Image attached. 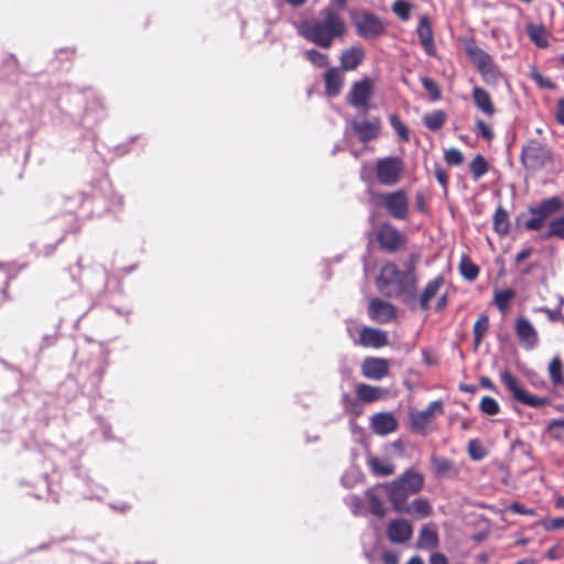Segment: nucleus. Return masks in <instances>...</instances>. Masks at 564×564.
Instances as JSON below:
<instances>
[{
    "mask_svg": "<svg viewBox=\"0 0 564 564\" xmlns=\"http://www.w3.org/2000/svg\"><path fill=\"white\" fill-rule=\"evenodd\" d=\"M377 288L384 296L402 299L410 310H416L417 276L413 265L401 271L393 262L384 263L377 279Z\"/></svg>",
    "mask_w": 564,
    "mask_h": 564,
    "instance_id": "1",
    "label": "nucleus"
},
{
    "mask_svg": "<svg viewBox=\"0 0 564 564\" xmlns=\"http://www.w3.org/2000/svg\"><path fill=\"white\" fill-rule=\"evenodd\" d=\"M424 475L414 469L404 470L392 481L378 485L384 489L387 497L393 509L402 508L408 502L409 497L417 495L424 488Z\"/></svg>",
    "mask_w": 564,
    "mask_h": 564,
    "instance_id": "2",
    "label": "nucleus"
},
{
    "mask_svg": "<svg viewBox=\"0 0 564 564\" xmlns=\"http://www.w3.org/2000/svg\"><path fill=\"white\" fill-rule=\"evenodd\" d=\"M564 209V200L558 196H552L542 199L535 206H529L528 212L531 215L525 219L527 214L520 213L517 215L514 223L517 227H522L525 230L539 231L544 227L545 220Z\"/></svg>",
    "mask_w": 564,
    "mask_h": 564,
    "instance_id": "3",
    "label": "nucleus"
},
{
    "mask_svg": "<svg viewBox=\"0 0 564 564\" xmlns=\"http://www.w3.org/2000/svg\"><path fill=\"white\" fill-rule=\"evenodd\" d=\"M464 50L486 83H498L501 72L490 54L479 47L474 39L464 40Z\"/></svg>",
    "mask_w": 564,
    "mask_h": 564,
    "instance_id": "4",
    "label": "nucleus"
},
{
    "mask_svg": "<svg viewBox=\"0 0 564 564\" xmlns=\"http://www.w3.org/2000/svg\"><path fill=\"white\" fill-rule=\"evenodd\" d=\"M520 160L527 171L536 172L553 164L554 155L543 140L530 139L521 149Z\"/></svg>",
    "mask_w": 564,
    "mask_h": 564,
    "instance_id": "5",
    "label": "nucleus"
},
{
    "mask_svg": "<svg viewBox=\"0 0 564 564\" xmlns=\"http://www.w3.org/2000/svg\"><path fill=\"white\" fill-rule=\"evenodd\" d=\"M358 36L375 40L386 34L387 23L380 17L367 10H351L349 13Z\"/></svg>",
    "mask_w": 564,
    "mask_h": 564,
    "instance_id": "6",
    "label": "nucleus"
},
{
    "mask_svg": "<svg viewBox=\"0 0 564 564\" xmlns=\"http://www.w3.org/2000/svg\"><path fill=\"white\" fill-rule=\"evenodd\" d=\"M375 198L376 204L383 208L391 218L405 220L409 217L410 200L404 189L379 193Z\"/></svg>",
    "mask_w": 564,
    "mask_h": 564,
    "instance_id": "7",
    "label": "nucleus"
},
{
    "mask_svg": "<svg viewBox=\"0 0 564 564\" xmlns=\"http://www.w3.org/2000/svg\"><path fill=\"white\" fill-rule=\"evenodd\" d=\"M444 414V403L442 400H435L429 403L426 409L417 410L410 409L409 410V423L410 429L413 433L420 435H426L429 432L433 430V423L438 415Z\"/></svg>",
    "mask_w": 564,
    "mask_h": 564,
    "instance_id": "8",
    "label": "nucleus"
},
{
    "mask_svg": "<svg viewBox=\"0 0 564 564\" xmlns=\"http://www.w3.org/2000/svg\"><path fill=\"white\" fill-rule=\"evenodd\" d=\"M346 31V24L340 14L332 9H325L323 19L319 20V47H329L333 41L344 36Z\"/></svg>",
    "mask_w": 564,
    "mask_h": 564,
    "instance_id": "9",
    "label": "nucleus"
},
{
    "mask_svg": "<svg viewBox=\"0 0 564 564\" xmlns=\"http://www.w3.org/2000/svg\"><path fill=\"white\" fill-rule=\"evenodd\" d=\"M376 241L379 248L388 253H395L403 250L408 243V237L390 221L379 224L375 231Z\"/></svg>",
    "mask_w": 564,
    "mask_h": 564,
    "instance_id": "10",
    "label": "nucleus"
},
{
    "mask_svg": "<svg viewBox=\"0 0 564 564\" xmlns=\"http://www.w3.org/2000/svg\"><path fill=\"white\" fill-rule=\"evenodd\" d=\"M378 182L386 186L398 184L404 172V162L400 156L379 159L375 166Z\"/></svg>",
    "mask_w": 564,
    "mask_h": 564,
    "instance_id": "11",
    "label": "nucleus"
},
{
    "mask_svg": "<svg viewBox=\"0 0 564 564\" xmlns=\"http://www.w3.org/2000/svg\"><path fill=\"white\" fill-rule=\"evenodd\" d=\"M501 382L510 391L513 399L522 404L532 408H541L543 405L549 404L550 402L549 398L531 394L528 391L523 390L520 387L518 380L508 370L501 373Z\"/></svg>",
    "mask_w": 564,
    "mask_h": 564,
    "instance_id": "12",
    "label": "nucleus"
},
{
    "mask_svg": "<svg viewBox=\"0 0 564 564\" xmlns=\"http://www.w3.org/2000/svg\"><path fill=\"white\" fill-rule=\"evenodd\" d=\"M372 95L373 82L369 77H364L351 85L347 100L352 107L367 111Z\"/></svg>",
    "mask_w": 564,
    "mask_h": 564,
    "instance_id": "13",
    "label": "nucleus"
},
{
    "mask_svg": "<svg viewBox=\"0 0 564 564\" xmlns=\"http://www.w3.org/2000/svg\"><path fill=\"white\" fill-rule=\"evenodd\" d=\"M514 333L519 345L525 350H532L538 346L539 334L528 317L521 315L516 318Z\"/></svg>",
    "mask_w": 564,
    "mask_h": 564,
    "instance_id": "14",
    "label": "nucleus"
},
{
    "mask_svg": "<svg viewBox=\"0 0 564 564\" xmlns=\"http://www.w3.org/2000/svg\"><path fill=\"white\" fill-rule=\"evenodd\" d=\"M360 372L366 379L379 381L388 377L390 362L381 357H367L360 365Z\"/></svg>",
    "mask_w": 564,
    "mask_h": 564,
    "instance_id": "15",
    "label": "nucleus"
},
{
    "mask_svg": "<svg viewBox=\"0 0 564 564\" xmlns=\"http://www.w3.org/2000/svg\"><path fill=\"white\" fill-rule=\"evenodd\" d=\"M413 534V527L406 519H394L387 527L388 539L395 544L408 542Z\"/></svg>",
    "mask_w": 564,
    "mask_h": 564,
    "instance_id": "16",
    "label": "nucleus"
},
{
    "mask_svg": "<svg viewBox=\"0 0 564 564\" xmlns=\"http://www.w3.org/2000/svg\"><path fill=\"white\" fill-rule=\"evenodd\" d=\"M416 34L424 52L429 56H435L436 46L434 42V33L427 14H423L420 17Z\"/></svg>",
    "mask_w": 564,
    "mask_h": 564,
    "instance_id": "17",
    "label": "nucleus"
},
{
    "mask_svg": "<svg viewBox=\"0 0 564 564\" xmlns=\"http://www.w3.org/2000/svg\"><path fill=\"white\" fill-rule=\"evenodd\" d=\"M368 314L372 321L386 324L395 317V307L389 302L375 299L368 305Z\"/></svg>",
    "mask_w": 564,
    "mask_h": 564,
    "instance_id": "18",
    "label": "nucleus"
},
{
    "mask_svg": "<svg viewBox=\"0 0 564 564\" xmlns=\"http://www.w3.org/2000/svg\"><path fill=\"white\" fill-rule=\"evenodd\" d=\"M351 128L361 142H369L380 134L381 122L377 117L370 120H354Z\"/></svg>",
    "mask_w": 564,
    "mask_h": 564,
    "instance_id": "19",
    "label": "nucleus"
},
{
    "mask_svg": "<svg viewBox=\"0 0 564 564\" xmlns=\"http://www.w3.org/2000/svg\"><path fill=\"white\" fill-rule=\"evenodd\" d=\"M370 425L377 435H388L398 429V421L392 413L379 412L371 416Z\"/></svg>",
    "mask_w": 564,
    "mask_h": 564,
    "instance_id": "20",
    "label": "nucleus"
},
{
    "mask_svg": "<svg viewBox=\"0 0 564 564\" xmlns=\"http://www.w3.org/2000/svg\"><path fill=\"white\" fill-rule=\"evenodd\" d=\"M444 284L445 278L443 275H438L435 279L429 281L420 296H416V308L419 307L422 311H427L431 306V300L436 296Z\"/></svg>",
    "mask_w": 564,
    "mask_h": 564,
    "instance_id": "21",
    "label": "nucleus"
},
{
    "mask_svg": "<svg viewBox=\"0 0 564 564\" xmlns=\"http://www.w3.org/2000/svg\"><path fill=\"white\" fill-rule=\"evenodd\" d=\"M387 333L377 328L364 327L359 334V344L365 347L381 348L388 345Z\"/></svg>",
    "mask_w": 564,
    "mask_h": 564,
    "instance_id": "22",
    "label": "nucleus"
},
{
    "mask_svg": "<svg viewBox=\"0 0 564 564\" xmlns=\"http://www.w3.org/2000/svg\"><path fill=\"white\" fill-rule=\"evenodd\" d=\"M474 105L479 109L486 117L491 118L496 113V107L494 105L490 94L482 87L475 86L471 91Z\"/></svg>",
    "mask_w": 564,
    "mask_h": 564,
    "instance_id": "23",
    "label": "nucleus"
},
{
    "mask_svg": "<svg viewBox=\"0 0 564 564\" xmlns=\"http://www.w3.org/2000/svg\"><path fill=\"white\" fill-rule=\"evenodd\" d=\"M394 510L412 517L426 518L432 514L433 508L429 500L424 498H416L411 503L408 501L402 506V508H397Z\"/></svg>",
    "mask_w": 564,
    "mask_h": 564,
    "instance_id": "24",
    "label": "nucleus"
},
{
    "mask_svg": "<svg viewBox=\"0 0 564 564\" xmlns=\"http://www.w3.org/2000/svg\"><path fill=\"white\" fill-rule=\"evenodd\" d=\"M293 25L299 35L317 44V19L300 15V19L293 22Z\"/></svg>",
    "mask_w": 564,
    "mask_h": 564,
    "instance_id": "25",
    "label": "nucleus"
},
{
    "mask_svg": "<svg viewBox=\"0 0 564 564\" xmlns=\"http://www.w3.org/2000/svg\"><path fill=\"white\" fill-rule=\"evenodd\" d=\"M355 392L359 401L364 403H372L382 399L386 395L387 390L368 383H358Z\"/></svg>",
    "mask_w": 564,
    "mask_h": 564,
    "instance_id": "26",
    "label": "nucleus"
},
{
    "mask_svg": "<svg viewBox=\"0 0 564 564\" xmlns=\"http://www.w3.org/2000/svg\"><path fill=\"white\" fill-rule=\"evenodd\" d=\"M365 58V51L360 46L345 50L340 56V64L345 70L356 69Z\"/></svg>",
    "mask_w": 564,
    "mask_h": 564,
    "instance_id": "27",
    "label": "nucleus"
},
{
    "mask_svg": "<svg viewBox=\"0 0 564 564\" xmlns=\"http://www.w3.org/2000/svg\"><path fill=\"white\" fill-rule=\"evenodd\" d=\"M525 32L529 39L540 48L549 46V33L543 24L527 23Z\"/></svg>",
    "mask_w": 564,
    "mask_h": 564,
    "instance_id": "28",
    "label": "nucleus"
},
{
    "mask_svg": "<svg viewBox=\"0 0 564 564\" xmlns=\"http://www.w3.org/2000/svg\"><path fill=\"white\" fill-rule=\"evenodd\" d=\"M325 93L330 96H337L344 85V78L339 69L332 68L326 72L325 76Z\"/></svg>",
    "mask_w": 564,
    "mask_h": 564,
    "instance_id": "29",
    "label": "nucleus"
},
{
    "mask_svg": "<svg viewBox=\"0 0 564 564\" xmlns=\"http://www.w3.org/2000/svg\"><path fill=\"white\" fill-rule=\"evenodd\" d=\"M492 228L499 237H506L510 231L509 214L502 205L496 208L492 217Z\"/></svg>",
    "mask_w": 564,
    "mask_h": 564,
    "instance_id": "30",
    "label": "nucleus"
},
{
    "mask_svg": "<svg viewBox=\"0 0 564 564\" xmlns=\"http://www.w3.org/2000/svg\"><path fill=\"white\" fill-rule=\"evenodd\" d=\"M431 462L436 477H454L458 473L454 460L449 458L432 456Z\"/></svg>",
    "mask_w": 564,
    "mask_h": 564,
    "instance_id": "31",
    "label": "nucleus"
},
{
    "mask_svg": "<svg viewBox=\"0 0 564 564\" xmlns=\"http://www.w3.org/2000/svg\"><path fill=\"white\" fill-rule=\"evenodd\" d=\"M367 465L372 473V475L377 477H387L394 474L395 466L394 464L387 462L380 457L371 456L367 460Z\"/></svg>",
    "mask_w": 564,
    "mask_h": 564,
    "instance_id": "32",
    "label": "nucleus"
},
{
    "mask_svg": "<svg viewBox=\"0 0 564 564\" xmlns=\"http://www.w3.org/2000/svg\"><path fill=\"white\" fill-rule=\"evenodd\" d=\"M438 541L437 532L434 529L424 525L420 530L416 547L432 550L437 547Z\"/></svg>",
    "mask_w": 564,
    "mask_h": 564,
    "instance_id": "33",
    "label": "nucleus"
},
{
    "mask_svg": "<svg viewBox=\"0 0 564 564\" xmlns=\"http://www.w3.org/2000/svg\"><path fill=\"white\" fill-rule=\"evenodd\" d=\"M552 238L564 240V213L551 219L547 224L546 230L541 234L542 240H550Z\"/></svg>",
    "mask_w": 564,
    "mask_h": 564,
    "instance_id": "34",
    "label": "nucleus"
},
{
    "mask_svg": "<svg viewBox=\"0 0 564 564\" xmlns=\"http://www.w3.org/2000/svg\"><path fill=\"white\" fill-rule=\"evenodd\" d=\"M446 119L447 117L444 110H434L423 116V123L427 129L436 131L443 128Z\"/></svg>",
    "mask_w": 564,
    "mask_h": 564,
    "instance_id": "35",
    "label": "nucleus"
},
{
    "mask_svg": "<svg viewBox=\"0 0 564 564\" xmlns=\"http://www.w3.org/2000/svg\"><path fill=\"white\" fill-rule=\"evenodd\" d=\"M458 269L464 279L470 282L479 275V267L468 256L462 257Z\"/></svg>",
    "mask_w": 564,
    "mask_h": 564,
    "instance_id": "36",
    "label": "nucleus"
},
{
    "mask_svg": "<svg viewBox=\"0 0 564 564\" xmlns=\"http://www.w3.org/2000/svg\"><path fill=\"white\" fill-rule=\"evenodd\" d=\"M489 171V164L482 154H476L469 163V172L475 181Z\"/></svg>",
    "mask_w": 564,
    "mask_h": 564,
    "instance_id": "37",
    "label": "nucleus"
},
{
    "mask_svg": "<svg viewBox=\"0 0 564 564\" xmlns=\"http://www.w3.org/2000/svg\"><path fill=\"white\" fill-rule=\"evenodd\" d=\"M488 329H489V317H488V315L482 314L478 317V319L475 322L474 327H473L474 344H475L476 348L481 344Z\"/></svg>",
    "mask_w": 564,
    "mask_h": 564,
    "instance_id": "38",
    "label": "nucleus"
},
{
    "mask_svg": "<svg viewBox=\"0 0 564 564\" xmlns=\"http://www.w3.org/2000/svg\"><path fill=\"white\" fill-rule=\"evenodd\" d=\"M516 296V291L512 289H505L495 293L494 302L500 312H506L510 307L511 300Z\"/></svg>",
    "mask_w": 564,
    "mask_h": 564,
    "instance_id": "39",
    "label": "nucleus"
},
{
    "mask_svg": "<svg viewBox=\"0 0 564 564\" xmlns=\"http://www.w3.org/2000/svg\"><path fill=\"white\" fill-rule=\"evenodd\" d=\"M549 377L553 384L558 386L564 382L563 364L560 357H554L549 365Z\"/></svg>",
    "mask_w": 564,
    "mask_h": 564,
    "instance_id": "40",
    "label": "nucleus"
},
{
    "mask_svg": "<svg viewBox=\"0 0 564 564\" xmlns=\"http://www.w3.org/2000/svg\"><path fill=\"white\" fill-rule=\"evenodd\" d=\"M367 497L369 511L378 518H383L387 513V508L384 507L383 501L371 492H368Z\"/></svg>",
    "mask_w": 564,
    "mask_h": 564,
    "instance_id": "41",
    "label": "nucleus"
},
{
    "mask_svg": "<svg viewBox=\"0 0 564 564\" xmlns=\"http://www.w3.org/2000/svg\"><path fill=\"white\" fill-rule=\"evenodd\" d=\"M530 77L540 88L549 90H554L556 88L555 83L550 77L542 75L535 66L531 67Z\"/></svg>",
    "mask_w": 564,
    "mask_h": 564,
    "instance_id": "42",
    "label": "nucleus"
},
{
    "mask_svg": "<svg viewBox=\"0 0 564 564\" xmlns=\"http://www.w3.org/2000/svg\"><path fill=\"white\" fill-rule=\"evenodd\" d=\"M413 6L405 0H397L392 4L393 13L402 21H408L411 15Z\"/></svg>",
    "mask_w": 564,
    "mask_h": 564,
    "instance_id": "43",
    "label": "nucleus"
},
{
    "mask_svg": "<svg viewBox=\"0 0 564 564\" xmlns=\"http://www.w3.org/2000/svg\"><path fill=\"white\" fill-rule=\"evenodd\" d=\"M389 122L394 129V131L399 134L400 139L404 142L410 141V132L408 127L400 120L398 115H391L389 117Z\"/></svg>",
    "mask_w": 564,
    "mask_h": 564,
    "instance_id": "44",
    "label": "nucleus"
},
{
    "mask_svg": "<svg viewBox=\"0 0 564 564\" xmlns=\"http://www.w3.org/2000/svg\"><path fill=\"white\" fill-rule=\"evenodd\" d=\"M421 83L432 100L436 101L441 99V88L434 79L430 77H422Z\"/></svg>",
    "mask_w": 564,
    "mask_h": 564,
    "instance_id": "45",
    "label": "nucleus"
},
{
    "mask_svg": "<svg viewBox=\"0 0 564 564\" xmlns=\"http://www.w3.org/2000/svg\"><path fill=\"white\" fill-rule=\"evenodd\" d=\"M479 409L484 414L497 415L500 412L499 403L491 397H484L480 400Z\"/></svg>",
    "mask_w": 564,
    "mask_h": 564,
    "instance_id": "46",
    "label": "nucleus"
},
{
    "mask_svg": "<svg viewBox=\"0 0 564 564\" xmlns=\"http://www.w3.org/2000/svg\"><path fill=\"white\" fill-rule=\"evenodd\" d=\"M468 455L474 460H480L486 457L487 451L478 440H470L467 445Z\"/></svg>",
    "mask_w": 564,
    "mask_h": 564,
    "instance_id": "47",
    "label": "nucleus"
},
{
    "mask_svg": "<svg viewBox=\"0 0 564 564\" xmlns=\"http://www.w3.org/2000/svg\"><path fill=\"white\" fill-rule=\"evenodd\" d=\"M444 160L448 165L459 166L464 162V154L456 148H449L444 151Z\"/></svg>",
    "mask_w": 564,
    "mask_h": 564,
    "instance_id": "48",
    "label": "nucleus"
},
{
    "mask_svg": "<svg viewBox=\"0 0 564 564\" xmlns=\"http://www.w3.org/2000/svg\"><path fill=\"white\" fill-rule=\"evenodd\" d=\"M434 176L438 184L443 187L444 193H447L448 191V173L445 169L440 166L438 164H435L434 166Z\"/></svg>",
    "mask_w": 564,
    "mask_h": 564,
    "instance_id": "49",
    "label": "nucleus"
},
{
    "mask_svg": "<svg viewBox=\"0 0 564 564\" xmlns=\"http://www.w3.org/2000/svg\"><path fill=\"white\" fill-rule=\"evenodd\" d=\"M476 128L478 135H480L482 139L487 141H491L494 139V131L491 130L490 126L487 124L484 120L477 119Z\"/></svg>",
    "mask_w": 564,
    "mask_h": 564,
    "instance_id": "50",
    "label": "nucleus"
},
{
    "mask_svg": "<svg viewBox=\"0 0 564 564\" xmlns=\"http://www.w3.org/2000/svg\"><path fill=\"white\" fill-rule=\"evenodd\" d=\"M542 527L547 531L564 529V517L545 519L542 521Z\"/></svg>",
    "mask_w": 564,
    "mask_h": 564,
    "instance_id": "51",
    "label": "nucleus"
},
{
    "mask_svg": "<svg viewBox=\"0 0 564 564\" xmlns=\"http://www.w3.org/2000/svg\"><path fill=\"white\" fill-rule=\"evenodd\" d=\"M415 208L421 214H427L426 196L422 191L415 193Z\"/></svg>",
    "mask_w": 564,
    "mask_h": 564,
    "instance_id": "52",
    "label": "nucleus"
},
{
    "mask_svg": "<svg viewBox=\"0 0 564 564\" xmlns=\"http://www.w3.org/2000/svg\"><path fill=\"white\" fill-rule=\"evenodd\" d=\"M508 509L510 511H512L513 513H517V514H522V516H533V514H535L534 509L527 508L524 505H522L520 502H512L508 507Z\"/></svg>",
    "mask_w": 564,
    "mask_h": 564,
    "instance_id": "53",
    "label": "nucleus"
},
{
    "mask_svg": "<svg viewBox=\"0 0 564 564\" xmlns=\"http://www.w3.org/2000/svg\"><path fill=\"white\" fill-rule=\"evenodd\" d=\"M546 557L551 561L560 560L563 557V547L560 544H555L550 547L546 552Z\"/></svg>",
    "mask_w": 564,
    "mask_h": 564,
    "instance_id": "54",
    "label": "nucleus"
},
{
    "mask_svg": "<svg viewBox=\"0 0 564 564\" xmlns=\"http://www.w3.org/2000/svg\"><path fill=\"white\" fill-rule=\"evenodd\" d=\"M534 311L535 312H543V313H545V315L547 316L549 321H551V322L558 321L560 316H561V312L560 311H554V310H551V308H547V307H539V308H535Z\"/></svg>",
    "mask_w": 564,
    "mask_h": 564,
    "instance_id": "55",
    "label": "nucleus"
},
{
    "mask_svg": "<svg viewBox=\"0 0 564 564\" xmlns=\"http://www.w3.org/2000/svg\"><path fill=\"white\" fill-rule=\"evenodd\" d=\"M382 561L384 564H398L399 556L392 551H386L382 553Z\"/></svg>",
    "mask_w": 564,
    "mask_h": 564,
    "instance_id": "56",
    "label": "nucleus"
},
{
    "mask_svg": "<svg viewBox=\"0 0 564 564\" xmlns=\"http://www.w3.org/2000/svg\"><path fill=\"white\" fill-rule=\"evenodd\" d=\"M555 117H556V121L560 124L564 126V98H561L557 101V109H556Z\"/></svg>",
    "mask_w": 564,
    "mask_h": 564,
    "instance_id": "57",
    "label": "nucleus"
},
{
    "mask_svg": "<svg viewBox=\"0 0 564 564\" xmlns=\"http://www.w3.org/2000/svg\"><path fill=\"white\" fill-rule=\"evenodd\" d=\"M430 564H448V560L443 553H433L430 556Z\"/></svg>",
    "mask_w": 564,
    "mask_h": 564,
    "instance_id": "58",
    "label": "nucleus"
},
{
    "mask_svg": "<svg viewBox=\"0 0 564 564\" xmlns=\"http://www.w3.org/2000/svg\"><path fill=\"white\" fill-rule=\"evenodd\" d=\"M533 252L532 248H524L521 251H519L516 256V263H521L525 259H528Z\"/></svg>",
    "mask_w": 564,
    "mask_h": 564,
    "instance_id": "59",
    "label": "nucleus"
},
{
    "mask_svg": "<svg viewBox=\"0 0 564 564\" xmlns=\"http://www.w3.org/2000/svg\"><path fill=\"white\" fill-rule=\"evenodd\" d=\"M278 1L283 4L290 6L291 8L297 9V8H302L303 6H305L308 0H278Z\"/></svg>",
    "mask_w": 564,
    "mask_h": 564,
    "instance_id": "60",
    "label": "nucleus"
},
{
    "mask_svg": "<svg viewBox=\"0 0 564 564\" xmlns=\"http://www.w3.org/2000/svg\"><path fill=\"white\" fill-rule=\"evenodd\" d=\"M479 383L482 388L496 391L497 387L489 377H481Z\"/></svg>",
    "mask_w": 564,
    "mask_h": 564,
    "instance_id": "61",
    "label": "nucleus"
},
{
    "mask_svg": "<svg viewBox=\"0 0 564 564\" xmlns=\"http://www.w3.org/2000/svg\"><path fill=\"white\" fill-rule=\"evenodd\" d=\"M446 306H447V294L444 293L437 299L435 310H436V312H442L445 310Z\"/></svg>",
    "mask_w": 564,
    "mask_h": 564,
    "instance_id": "62",
    "label": "nucleus"
},
{
    "mask_svg": "<svg viewBox=\"0 0 564 564\" xmlns=\"http://www.w3.org/2000/svg\"><path fill=\"white\" fill-rule=\"evenodd\" d=\"M549 431L551 433H554L555 431L563 429L564 430V419L563 420H553L550 422L547 426Z\"/></svg>",
    "mask_w": 564,
    "mask_h": 564,
    "instance_id": "63",
    "label": "nucleus"
},
{
    "mask_svg": "<svg viewBox=\"0 0 564 564\" xmlns=\"http://www.w3.org/2000/svg\"><path fill=\"white\" fill-rule=\"evenodd\" d=\"M7 288H8V281L6 279V275L3 274V272L0 271V292L3 297H6Z\"/></svg>",
    "mask_w": 564,
    "mask_h": 564,
    "instance_id": "64",
    "label": "nucleus"
}]
</instances>
